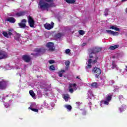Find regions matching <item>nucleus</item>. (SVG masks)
<instances>
[{
    "mask_svg": "<svg viewBox=\"0 0 127 127\" xmlns=\"http://www.w3.org/2000/svg\"><path fill=\"white\" fill-rule=\"evenodd\" d=\"M98 59H99V57H97L95 59L91 62V63H93V64H96V63L98 62Z\"/></svg>",
    "mask_w": 127,
    "mask_h": 127,
    "instance_id": "2f4dec72",
    "label": "nucleus"
},
{
    "mask_svg": "<svg viewBox=\"0 0 127 127\" xmlns=\"http://www.w3.org/2000/svg\"><path fill=\"white\" fill-rule=\"evenodd\" d=\"M76 79H80V77L79 76H76Z\"/></svg>",
    "mask_w": 127,
    "mask_h": 127,
    "instance_id": "864d4df0",
    "label": "nucleus"
},
{
    "mask_svg": "<svg viewBox=\"0 0 127 127\" xmlns=\"http://www.w3.org/2000/svg\"><path fill=\"white\" fill-rule=\"evenodd\" d=\"M65 1L67 3H75L76 2V0H65Z\"/></svg>",
    "mask_w": 127,
    "mask_h": 127,
    "instance_id": "b1692460",
    "label": "nucleus"
},
{
    "mask_svg": "<svg viewBox=\"0 0 127 127\" xmlns=\"http://www.w3.org/2000/svg\"><path fill=\"white\" fill-rule=\"evenodd\" d=\"M93 57H94L93 56V55H92V54H90L89 55V58H90V59H92V58H93Z\"/></svg>",
    "mask_w": 127,
    "mask_h": 127,
    "instance_id": "a18cd8bd",
    "label": "nucleus"
},
{
    "mask_svg": "<svg viewBox=\"0 0 127 127\" xmlns=\"http://www.w3.org/2000/svg\"><path fill=\"white\" fill-rule=\"evenodd\" d=\"M36 52H38V53H41L43 52V51H45V49H38L35 50Z\"/></svg>",
    "mask_w": 127,
    "mask_h": 127,
    "instance_id": "4be33fe9",
    "label": "nucleus"
},
{
    "mask_svg": "<svg viewBox=\"0 0 127 127\" xmlns=\"http://www.w3.org/2000/svg\"><path fill=\"white\" fill-rule=\"evenodd\" d=\"M8 36H9V38H11V35H12V33L11 32H8Z\"/></svg>",
    "mask_w": 127,
    "mask_h": 127,
    "instance_id": "a19ab883",
    "label": "nucleus"
},
{
    "mask_svg": "<svg viewBox=\"0 0 127 127\" xmlns=\"http://www.w3.org/2000/svg\"><path fill=\"white\" fill-rule=\"evenodd\" d=\"M46 95H47V93H46Z\"/></svg>",
    "mask_w": 127,
    "mask_h": 127,
    "instance_id": "6e6d98bb",
    "label": "nucleus"
},
{
    "mask_svg": "<svg viewBox=\"0 0 127 127\" xmlns=\"http://www.w3.org/2000/svg\"><path fill=\"white\" fill-rule=\"evenodd\" d=\"M64 108H66V109L68 110V112H71L72 110V106H71L70 105H65L64 106Z\"/></svg>",
    "mask_w": 127,
    "mask_h": 127,
    "instance_id": "6ab92c4d",
    "label": "nucleus"
},
{
    "mask_svg": "<svg viewBox=\"0 0 127 127\" xmlns=\"http://www.w3.org/2000/svg\"><path fill=\"white\" fill-rule=\"evenodd\" d=\"M104 15L105 16L109 15V8H106L104 10Z\"/></svg>",
    "mask_w": 127,
    "mask_h": 127,
    "instance_id": "cd10ccee",
    "label": "nucleus"
},
{
    "mask_svg": "<svg viewBox=\"0 0 127 127\" xmlns=\"http://www.w3.org/2000/svg\"><path fill=\"white\" fill-rule=\"evenodd\" d=\"M126 71H127V65L126 66Z\"/></svg>",
    "mask_w": 127,
    "mask_h": 127,
    "instance_id": "5fc2aeb1",
    "label": "nucleus"
},
{
    "mask_svg": "<svg viewBox=\"0 0 127 127\" xmlns=\"http://www.w3.org/2000/svg\"><path fill=\"white\" fill-rule=\"evenodd\" d=\"M40 0L38 3L39 8L41 10L48 11L50 7H56V5L53 3L54 0ZM46 1V2H45Z\"/></svg>",
    "mask_w": 127,
    "mask_h": 127,
    "instance_id": "f257e3e1",
    "label": "nucleus"
},
{
    "mask_svg": "<svg viewBox=\"0 0 127 127\" xmlns=\"http://www.w3.org/2000/svg\"><path fill=\"white\" fill-rule=\"evenodd\" d=\"M2 34L4 37H6V38H9V36H8L7 32H5V31H3L2 32Z\"/></svg>",
    "mask_w": 127,
    "mask_h": 127,
    "instance_id": "393cba45",
    "label": "nucleus"
},
{
    "mask_svg": "<svg viewBox=\"0 0 127 127\" xmlns=\"http://www.w3.org/2000/svg\"><path fill=\"white\" fill-rule=\"evenodd\" d=\"M15 37H14V40L18 41L19 40V38H20V35L19 33L15 32Z\"/></svg>",
    "mask_w": 127,
    "mask_h": 127,
    "instance_id": "dca6fc26",
    "label": "nucleus"
},
{
    "mask_svg": "<svg viewBox=\"0 0 127 127\" xmlns=\"http://www.w3.org/2000/svg\"><path fill=\"white\" fill-rule=\"evenodd\" d=\"M58 74H59V77H62L63 76V73L61 72V71H59L58 72Z\"/></svg>",
    "mask_w": 127,
    "mask_h": 127,
    "instance_id": "58836bf2",
    "label": "nucleus"
},
{
    "mask_svg": "<svg viewBox=\"0 0 127 127\" xmlns=\"http://www.w3.org/2000/svg\"><path fill=\"white\" fill-rule=\"evenodd\" d=\"M8 31V32H11V31H12V30L11 29H9Z\"/></svg>",
    "mask_w": 127,
    "mask_h": 127,
    "instance_id": "603ef678",
    "label": "nucleus"
},
{
    "mask_svg": "<svg viewBox=\"0 0 127 127\" xmlns=\"http://www.w3.org/2000/svg\"><path fill=\"white\" fill-rule=\"evenodd\" d=\"M50 71H55V66L54 65H52L49 67Z\"/></svg>",
    "mask_w": 127,
    "mask_h": 127,
    "instance_id": "7c9ffc66",
    "label": "nucleus"
},
{
    "mask_svg": "<svg viewBox=\"0 0 127 127\" xmlns=\"http://www.w3.org/2000/svg\"><path fill=\"white\" fill-rule=\"evenodd\" d=\"M92 60L91 59L88 60V64L86 66V68L87 69H89V68L90 69V68H92Z\"/></svg>",
    "mask_w": 127,
    "mask_h": 127,
    "instance_id": "4468645a",
    "label": "nucleus"
},
{
    "mask_svg": "<svg viewBox=\"0 0 127 127\" xmlns=\"http://www.w3.org/2000/svg\"><path fill=\"white\" fill-rule=\"evenodd\" d=\"M16 15L17 16H23L24 15H25V12L20 11L19 12L16 13Z\"/></svg>",
    "mask_w": 127,
    "mask_h": 127,
    "instance_id": "f3484780",
    "label": "nucleus"
},
{
    "mask_svg": "<svg viewBox=\"0 0 127 127\" xmlns=\"http://www.w3.org/2000/svg\"><path fill=\"white\" fill-rule=\"evenodd\" d=\"M112 98H113V93L108 94L105 97L106 101H108L111 102L112 100Z\"/></svg>",
    "mask_w": 127,
    "mask_h": 127,
    "instance_id": "f8f14e48",
    "label": "nucleus"
},
{
    "mask_svg": "<svg viewBox=\"0 0 127 127\" xmlns=\"http://www.w3.org/2000/svg\"><path fill=\"white\" fill-rule=\"evenodd\" d=\"M27 18L28 23L29 24V26L32 28H33L34 27V24H35V21H34L33 17L30 16V15H29Z\"/></svg>",
    "mask_w": 127,
    "mask_h": 127,
    "instance_id": "7ed1b4c3",
    "label": "nucleus"
},
{
    "mask_svg": "<svg viewBox=\"0 0 127 127\" xmlns=\"http://www.w3.org/2000/svg\"><path fill=\"white\" fill-rule=\"evenodd\" d=\"M81 103H80V102H76V105H77L78 107L80 106Z\"/></svg>",
    "mask_w": 127,
    "mask_h": 127,
    "instance_id": "49530a36",
    "label": "nucleus"
},
{
    "mask_svg": "<svg viewBox=\"0 0 127 127\" xmlns=\"http://www.w3.org/2000/svg\"><path fill=\"white\" fill-rule=\"evenodd\" d=\"M102 48L95 47L92 49H88V52L90 54H96V53H99L100 51H101Z\"/></svg>",
    "mask_w": 127,
    "mask_h": 127,
    "instance_id": "f03ea898",
    "label": "nucleus"
},
{
    "mask_svg": "<svg viewBox=\"0 0 127 127\" xmlns=\"http://www.w3.org/2000/svg\"><path fill=\"white\" fill-rule=\"evenodd\" d=\"M26 22L27 20L25 19H23L21 20V22L18 23V26L20 28H25L26 27Z\"/></svg>",
    "mask_w": 127,
    "mask_h": 127,
    "instance_id": "1a4fd4ad",
    "label": "nucleus"
},
{
    "mask_svg": "<svg viewBox=\"0 0 127 127\" xmlns=\"http://www.w3.org/2000/svg\"><path fill=\"white\" fill-rule=\"evenodd\" d=\"M111 66L112 69H115V68H116V69H118V67H117V64H116V63L114 61H113L112 64L110 65Z\"/></svg>",
    "mask_w": 127,
    "mask_h": 127,
    "instance_id": "412c9836",
    "label": "nucleus"
},
{
    "mask_svg": "<svg viewBox=\"0 0 127 127\" xmlns=\"http://www.w3.org/2000/svg\"><path fill=\"white\" fill-rule=\"evenodd\" d=\"M44 26L45 29H47V30H50L54 27V22H51V24L49 23H46L44 24Z\"/></svg>",
    "mask_w": 127,
    "mask_h": 127,
    "instance_id": "423d86ee",
    "label": "nucleus"
},
{
    "mask_svg": "<svg viewBox=\"0 0 127 127\" xmlns=\"http://www.w3.org/2000/svg\"><path fill=\"white\" fill-rule=\"evenodd\" d=\"M22 59L24 61V62L26 63H29L31 61V58L30 56L28 55H24L22 56Z\"/></svg>",
    "mask_w": 127,
    "mask_h": 127,
    "instance_id": "0eeeda50",
    "label": "nucleus"
},
{
    "mask_svg": "<svg viewBox=\"0 0 127 127\" xmlns=\"http://www.w3.org/2000/svg\"><path fill=\"white\" fill-rule=\"evenodd\" d=\"M63 36V34L62 33H58L56 35V37L57 38H61L62 36Z\"/></svg>",
    "mask_w": 127,
    "mask_h": 127,
    "instance_id": "c85d7f7f",
    "label": "nucleus"
},
{
    "mask_svg": "<svg viewBox=\"0 0 127 127\" xmlns=\"http://www.w3.org/2000/svg\"><path fill=\"white\" fill-rule=\"evenodd\" d=\"M60 72H61V73H65V70H61Z\"/></svg>",
    "mask_w": 127,
    "mask_h": 127,
    "instance_id": "09e8293b",
    "label": "nucleus"
},
{
    "mask_svg": "<svg viewBox=\"0 0 127 127\" xmlns=\"http://www.w3.org/2000/svg\"><path fill=\"white\" fill-rule=\"evenodd\" d=\"M92 71L96 74V78H99V76L102 74V70L97 66L94 67L92 69Z\"/></svg>",
    "mask_w": 127,
    "mask_h": 127,
    "instance_id": "39448f33",
    "label": "nucleus"
},
{
    "mask_svg": "<svg viewBox=\"0 0 127 127\" xmlns=\"http://www.w3.org/2000/svg\"><path fill=\"white\" fill-rule=\"evenodd\" d=\"M119 111H120V113H123V112H124L125 110H124L123 108H119Z\"/></svg>",
    "mask_w": 127,
    "mask_h": 127,
    "instance_id": "79ce46f5",
    "label": "nucleus"
},
{
    "mask_svg": "<svg viewBox=\"0 0 127 127\" xmlns=\"http://www.w3.org/2000/svg\"><path fill=\"white\" fill-rule=\"evenodd\" d=\"M110 29H114V30H116V31H120V28L115 26H110Z\"/></svg>",
    "mask_w": 127,
    "mask_h": 127,
    "instance_id": "a211bd4d",
    "label": "nucleus"
},
{
    "mask_svg": "<svg viewBox=\"0 0 127 127\" xmlns=\"http://www.w3.org/2000/svg\"><path fill=\"white\" fill-rule=\"evenodd\" d=\"M6 21H8L10 23H14L15 22V19L12 17H10L6 19Z\"/></svg>",
    "mask_w": 127,
    "mask_h": 127,
    "instance_id": "ddd939ff",
    "label": "nucleus"
},
{
    "mask_svg": "<svg viewBox=\"0 0 127 127\" xmlns=\"http://www.w3.org/2000/svg\"><path fill=\"white\" fill-rule=\"evenodd\" d=\"M28 109L29 110H31V111H33V112H35V113H38V109H34L31 107H29Z\"/></svg>",
    "mask_w": 127,
    "mask_h": 127,
    "instance_id": "c756f323",
    "label": "nucleus"
},
{
    "mask_svg": "<svg viewBox=\"0 0 127 127\" xmlns=\"http://www.w3.org/2000/svg\"><path fill=\"white\" fill-rule=\"evenodd\" d=\"M120 47V45H115L114 46H111L110 47L109 49L110 50H115V49H117V48H119Z\"/></svg>",
    "mask_w": 127,
    "mask_h": 127,
    "instance_id": "2eb2a0df",
    "label": "nucleus"
},
{
    "mask_svg": "<svg viewBox=\"0 0 127 127\" xmlns=\"http://www.w3.org/2000/svg\"><path fill=\"white\" fill-rule=\"evenodd\" d=\"M110 84H115V81L113 80L109 81Z\"/></svg>",
    "mask_w": 127,
    "mask_h": 127,
    "instance_id": "c03bdc74",
    "label": "nucleus"
},
{
    "mask_svg": "<svg viewBox=\"0 0 127 127\" xmlns=\"http://www.w3.org/2000/svg\"><path fill=\"white\" fill-rule=\"evenodd\" d=\"M64 64L66 66H70V61H67L64 62Z\"/></svg>",
    "mask_w": 127,
    "mask_h": 127,
    "instance_id": "f704fd0d",
    "label": "nucleus"
},
{
    "mask_svg": "<svg viewBox=\"0 0 127 127\" xmlns=\"http://www.w3.org/2000/svg\"><path fill=\"white\" fill-rule=\"evenodd\" d=\"M7 58L6 53L3 51H0V59H5Z\"/></svg>",
    "mask_w": 127,
    "mask_h": 127,
    "instance_id": "9d476101",
    "label": "nucleus"
},
{
    "mask_svg": "<svg viewBox=\"0 0 127 127\" xmlns=\"http://www.w3.org/2000/svg\"><path fill=\"white\" fill-rule=\"evenodd\" d=\"M127 1V0H121V1L122 2H124V1Z\"/></svg>",
    "mask_w": 127,
    "mask_h": 127,
    "instance_id": "3c124183",
    "label": "nucleus"
},
{
    "mask_svg": "<svg viewBox=\"0 0 127 127\" xmlns=\"http://www.w3.org/2000/svg\"><path fill=\"white\" fill-rule=\"evenodd\" d=\"M87 45V43H83L82 46H85Z\"/></svg>",
    "mask_w": 127,
    "mask_h": 127,
    "instance_id": "8fccbe9b",
    "label": "nucleus"
},
{
    "mask_svg": "<svg viewBox=\"0 0 127 127\" xmlns=\"http://www.w3.org/2000/svg\"><path fill=\"white\" fill-rule=\"evenodd\" d=\"M72 87H73V88H76L77 87V84L76 83H70L69 84V88H72Z\"/></svg>",
    "mask_w": 127,
    "mask_h": 127,
    "instance_id": "5701e85b",
    "label": "nucleus"
},
{
    "mask_svg": "<svg viewBox=\"0 0 127 127\" xmlns=\"http://www.w3.org/2000/svg\"><path fill=\"white\" fill-rule=\"evenodd\" d=\"M49 63H50V64H53L55 63V61L50 60V61H49Z\"/></svg>",
    "mask_w": 127,
    "mask_h": 127,
    "instance_id": "ea45409f",
    "label": "nucleus"
},
{
    "mask_svg": "<svg viewBox=\"0 0 127 127\" xmlns=\"http://www.w3.org/2000/svg\"><path fill=\"white\" fill-rule=\"evenodd\" d=\"M70 98V96L69 94H66L64 96V99L65 101V102H68V99Z\"/></svg>",
    "mask_w": 127,
    "mask_h": 127,
    "instance_id": "aec40b11",
    "label": "nucleus"
},
{
    "mask_svg": "<svg viewBox=\"0 0 127 127\" xmlns=\"http://www.w3.org/2000/svg\"><path fill=\"white\" fill-rule=\"evenodd\" d=\"M91 87L93 88H97L98 87V83L97 82H93L91 84Z\"/></svg>",
    "mask_w": 127,
    "mask_h": 127,
    "instance_id": "a878e982",
    "label": "nucleus"
},
{
    "mask_svg": "<svg viewBox=\"0 0 127 127\" xmlns=\"http://www.w3.org/2000/svg\"><path fill=\"white\" fill-rule=\"evenodd\" d=\"M106 31L107 33L108 34H112L113 36H118V35H119V32H114L111 30H106Z\"/></svg>",
    "mask_w": 127,
    "mask_h": 127,
    "instance_id": "9b49d317",
    "label": "nucleus"
},
{
    "mask_svg": "<svg viewBox=\"0 0 127 127\" xmlns=\"http://www.w3.org/2000/svg\"><path fill=\"white\" fill-rule=\"evenodd\" d=\"M0 90H4L6 88V81L0 78Z\"/></svg>",
    "mask_w": 127,
    "mask_h": 127,
    "instance_id": "6e6552de",
    "label": "nucleus"
},
{
    "mask_svg": "<svg viewBox=\"0 0 127 127\" xmlns=\"http://www.w3.org/2000/svg\"><path fill=\"white\" fill-rule=\"evenodd\" d=\"M31 55H33V56H34L35 57H37V56H38V55H39V54H38V53H37L36 54L32 53V54H31Z\"/></svg>",
    "mask_w": 127,
    "mask_h": 127,
    "instance_id": "e433bc0d",
    "label": "nucleus"
},
{
    "mask_svg": "<svg viewBox=\"0 0 127 127\" xmlns=\"http://www.w3.org/2000/svg\"><path fill=\"white\" fill-rule=\"evenodd\" d=\"M119 99L120 101V102H123V101L124 100V97L123 96V95H119Z\"/></svg>",
    "mask_w": 127,
    "mask_h": 127,
    "instance_id": "473e14b6",
    "label": "nucleus"
},
{
    "mask_svg": "<svg viewBox=\"0 0 127 127\" xmlns=\"http://www.w3.org/2000/svg\"><path fill=\"white\" fill-rule=\"evenodd\" d=\"M103 104H104V105H109V104H110V101L106 100L103 101Z\"/></svg>",
    "mask_w": 127,
    "mask_h": 127,
    "instance_id": "c9c22d12",
    "label": "nucleus"
},
{
    "mask_svg": "<svg viewBox=\"0 0 127 127\" xmlns=\"http://www.w3.org/2000/svg\"><path fill=\"white\" fill-rule=\"evenodd\" d=\"M29 94L32 98L35 97V93H34V92H33V90H30L29 91Z\"/></svg>",
    "mask_w": 127,
    "mask_h": 127,
    "instance_id": "bb28decb",
    "label": "nucleus"
},
{
    "mask_svg": "<svg viewBox=\"0 0 127 127\" xmlns=\"http://www.w3.org/2000/svg\"><path fill=\"white\" fill-rule=\"evenodd\" d=\"M70 52H71V50H70V49H67L65 50V53L66 54H69V53H70Z\"/></svg>",
    "mask_w": 127,
    "mask_h": 127,
    "instance_id": "4c0bfd02",
    "label": "nucleus"
},
{
    "mask_svg": "<svg viewBox=\"0 0 127 127\" xmlns=\"http://www.w3.org/2000/svg\"><path fill=\"white\" fill-rule=\"evenodd\" d=\"M69 91L71 94L74 92L73 88H69Z\"/></svg>",
    "mask_w": 127,
    "mask_h": 127,
    "instance_id": "37998d69",
    "label": "nucleus"
},
{
    "mask_svg": "<svg viewBox=\"0 0 127 127\" xmlns=\"http://www.w3.org/2000/svg\"><path fill=\"white\" fill-rule=\"evenodd\" d=\"M46 47L48 49V51L53 52L55 51V47L53 42H49L46 44Z\"/></svg>",
    "mask_w": 127,
    "mask_h": 127,
    "instance_id": "20e7f679",
    "label": "nucleus"
},
{
    "mask_svg": "<svg viewBox=\"0 0 127 127\" xmlns=\"http://www.w3.org/2000/svg\"><path fill=\"white\" fill-rule=\"evenodd\" d=\"M69 69V65H66L65 66V70H68Z\"/></svg>",
    "mask_w": 127,
    "mask_h": 127,
    "instance_id": "de8ad7c7",
    "label": "nucleus"
},
{
    "mask_svg": "<svg viewBox=\"0 0 127 127\" xmlns=\"http://www.w3.org/2000/svg\"><path fill=\"white\" fill-rule=\"evenodd\" d=\"M79 34H80V35H84V34H85V31L82 30H79Z\"/></svg>",
    "mask_w": 127,
    "mask_h": 127,
    "instance_id": "72a5a7b5",
    "label": "nucleus"
}]
</instances>
